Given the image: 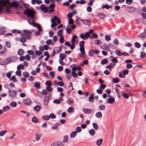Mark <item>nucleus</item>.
<instances>
[{
	"mask_svg": "<svg viewBox=\"0 0 146 146\" xmlns=\"http://www.w3.org/2000/svg\"><path fill=\"white\" fill-rule=\"evenodd\" d=\"M20 2L17 3L16 1H13L11 2V6H13L16 8H17L19 5V3Z\"/></svg>",
	"mask_w": 146,
	"mask_h": 146,
	"instance_id": "obj_12",
	"label": "nucleus"
},
{
	"mask_svg": "<svg viewBox=\"0 0 146 146\" xmlns=\"http://www.w3.org/2000/svg\"><path fill=\"white\" fill-rule=\"evenodd\" d=\"M33 26L37 27L38 29L41 28L40 25L37 23H35L34 21H33Z\"/></svg>",
	"mask_w": 146,
	"mask_h": 146,
	"instance_id": "obj_24",
	"label": "nucleus"
},
{
	"mask_svg": "<svg viewBox=\"0 0 146 146\" xmlns=\"http://www.w3.org/2000/svg\"><path fill=\"white\" fill-rule=\"evenodd\" d=\"M42 135L41 134H40L38 133H36V134L35 138L36 140L37 141H38L40 139Z\"/></svg>",
	"mask_w": 146,
	"mask_h": 146,
	"instance_id": "obj_20",
	"label": "nucleus"
},
{
	"mask_svg": "<svg viewBox=\"0 0 146 146\" xmlns=\"http://www.w3.org/2000/svg\"><path fill=\"white\" fill-rule=\"evenodd\" d=\"M72 75L74 77H77V74L74 72L72 71L71 73Z\"/></svg>",
	"mask_w": 146,
	"mask_h": 146,
	"instance_id": "obj_61",
	"label": "nucleus"
},
{
	"mask_svg": "<svg viewBox=\"0 0 146 146\" xmlns=\"http://www.w3.org/2000/svg\"><path fill=\"white\" fill-rule=\"evenodd\" d=\"M34 86L36 88L39 89L40 88V83L39 82H35L34 83Z\"/></svg>",
	"mask_w": 146,
	"mask_h": 146,
	"instance_id": "obj_16",
	"label": "nucleus"
},
{
	"mask_svg": "<svg viewBox=\"0 0 146 146\" xmlns=\"http://www.w3.org/2000/svg\"><path fill=\"white\" fill-rule=\"evenodd\" d=\"M54 50H55V52L58 54L61 51L62 49L60 47H56L54 48Z\"/></svg>",
	"mask_w": 146,
	"mask_h": 146,
	"instance_id": "obj_21",
	"label": "nucleus"
},
{
	"mask_svg": "<svg viewBox=\"0 0 146 146\" xmlns=\"http://www.w3.org/2000/svg\"><path fill=\"white\" fill-rule=\"evenodd\" d=\"M3 110L4 111H6L9 110L10 109V107L8 106H7L3 108Z\"/></svg>",
	"mask_w": 146,
	"mask_h": 146,
	"instance_id": "obj_36",
	"label": "nucleus"
},
{
	"mask_svg": "<svg viewBox=\"0 0 146 146\" xmlns=\"http://www.w3.org/2000/svg\"><path fill=\"white\" fill-rule=\"evenodd\" d=\"M115 53L118 56H121L122 55V53H121L120 51L119 50H116L115 51Z\"/></svg>",
	"mask_w": 146,
	"mask_h": 146,
	"instance_id": "obj_52",
	"label": "nucleus"
},
{
	"mask_svg": "<svg viewBox=\"0 0 146 146\" xmlns=\"http://www.w3.org/2000/svg\"><path fill=\"white\" fill-rule=\"evenodd\" d=\"M59 63L60 64H63V60L64 59V54L61 53H60L59 54Z\"/></svg>",
	"mask_w": 146,
	"mask_h": 146,
	"instance_id": "obj_13",
	"label": "nucleus"
},
{
	"mask_svg": "<svg viewBox=\"0 0 146 146\" xmlns=\"http://www.w3.org/2000/svg\"><path fill=\"white\" fill-rule=\"evenodd\" d=\"M10 105L12 107H15L17 106V104L15 102H11L10 104Z\"/></svg>",
	"mask_w": 146,
	"mask_h": 146,
	"instance_id": "obj_55",
	"label": "nucleus"
},
{
	"mask_svg": "<svg viewBox=\"0 0 146 146\" xmlns=\"http://www.w3.org/2000/svg\"><path fill=\"white\" fill-rule=\"evenodd\" d=\"M8 95L11 98H14L16 96L17 93L14 90L12 91L9 90Z\"/></svg>",
	"mask_w": 146,
	"mask_h": 146,
	"instance_id": "obj_3",
	"label": "nucleus"
},
{
	"mask_svg": "<svg viewBox=\"0 0 146 146\" xmlns=\"http://www.w3.org/2000/svg\"><path fill=\"white\" fill-rule=\"evenodd\" d=\"M92 126L96 130H98V126L97 123H93Z\"/></svg>",
	"mask_w": 146,
	"mask_h": 146,
	"instance_id": "obj_34",
	"label": "nucleus"
},
{
	"mask_svg": "<svg viewBox=\"0 0 146 146\" xmlns=\"http://www.w3.org/2000/svg\"><path fill=\"white\" fill-rule=\"evenodd\" d=\"M11 62H15L18 59V58L14 56H11Z\"/></svg>",
	"mask_w": 146,
	"mask_h": 146,
	"instance_id": "obj_49",
	"label": "nucleus"
},
{
	"mask_svg": "<svg viewBox=\"0 0 146 146\" xmlns=\"http://www.w3.org/2000/svg\"><path fill=\"white\" fill-rule=\"evenodd\" d=\"M23 32L25 33V34H27L28 35H31L32 33V31L29 30H24L23 31Z\"/></svg>",
	"mask_w": 146,
	"mask_h": 146,
	"instance_id": "obj_32",
	"label": "nucleus"
},
{
	"mask_svg": "<svg viewBox=\"0 0 146 146\" xmlns=\"http://www.w3.org/2000/svg\"><path fill=\"white\" fill-rule=\"evenodd\" d=\"M99 107V110L102 111L104 110L106 108L105 106L103 104L100 105Z\"/></svg>",
	"mask_w": 146,
	"mask_h": 146,
	"instance_id": "obj_25",
	"label": "nucleus"
},
{
	"mask_svg": "<svg viewBox=\"0 0 146 146\" xmlns=\"http://www.w3.org/2000/svg\"><path fill=\"white\" fill-rule=\"evenodd\" d=\"M77 134V133L76 131H74L70 133V137L71 138H74L76 136Z\"/></svg>",
	"mask_w": 146,
	"mask_h": 146,
	"instance_id": "obj_26",
	"label": "nucleus"
},
{
	"mask_svg": "<svg viewBox=\"0 0 146 146\" xmlns=\"http://www.w3.org/2000/svg\"><path fill=\"white\" fill-rule=\"evenodd\" d=\"M112 81L114 83H117L119 82V80L118 78H115L113 79Z\"/></svg>",
	"mask_w": 146,
	"mask_h": 146,
	"instance_id": "obj_45",
	"label": "nucleus"
},
{
	"mask_svg": "<svg viewBox=\"0 0 146 146\" xmlns=\"http://www.w3.org/2000/svg\"><path fill=\"white\" fill-rule=\"evenodd\" d=\"M48 7H46L44 4H42L40 6L41 9L45 13H47L48 11V9H49Z\"/></svg>",
	"mask_w": 146,
	"mask_h": 146,
	"instance_id": "obj_6",
	"label": "nucleus"
},
{
	"mask_svg": "<svg viewBox=\"0 0 146 146\" xmlns=\"http://www.w3.org/2000/svg\"><path fill=\"white\" fill-rule=\"evenodd\" d=\"M64 142V140L62 142L58 141L52 143L50 146H64L63 143Z\"/></svg>",
	"mask_w": 146,
	"mask_h": 146,
	"instance_id": "obj_2",
	"label": "nucleus"
},
{
	"mask_svg": "<svg viewBox=\"0 0 146 146\" xmlns=\"http://www.w3.org/2000/svg\"><path fill=\"white\" fill-rule=\"evenodd\" d=\"M136 10V8L133 7H129V12H134Z\"/></svg>",
	"mask_w": 146,
	"mask_h": 146,
	"instance_id": "obj_47",
	"label": "nucleus"
},
{
	"mask_svg": "<svg viewBox=\"0 0 146 146\" xmlns=\"http://www.w3.org/2000/svg\"><path fill=\"white\" fill-rule=\"evenodd\" d=\"M24 66L23 64H19L17 67V69L19 70L21 69L23 70L24 69Z\"/></svg>",
	"mask_w": 146,
	"mask_h": 146,
	"instance_id": "obj_38",
	"label": "nucleus"
},
{
	"mask_svg": "<svg viewBox=\"0 0 146 146\" xmlns=\"http://www.w3.org/2000/svg\"><path fill=\"white\" fill-rule=\"evenodd\" d=\"M21 36L24 37L25 39H30L31 38V36L30 35H28L27 34H23Z\"/></svg>",
	"mask_w": 146,
	"mask_h": 146,
	"instance_id": "obj_14",
	"label": "nucleus"
},
{
	"mask_svg": "<svg viewBox=\"0 0 146 146\" xmlns=\"http://www.w3.org/2000/svg\"><path fill=\"white\" fill-rule=\"evenodd\" d=\"M24 52L23 49H20L18 51V54L19 56H22L24 53Z\"/></svg>",
	"mask_w": 146,
	"mask_h": 146,
	"instance_id": "obj_33",
	"label": "nucleus"
},
{
	"mask_svg": "<svg viewBox=\"0 0 146 146\" xmlns=\"http://www.w3.org/2000/svg\"><path fill=\"white\" fill-rule=\"evenodd\" d=\"M80 37L84 40L87 39L86 36H85V35L83 34H80Z\"/></svg>",
	"mask_w": 146,
	"mask_h": 146,
	"instance_id": "obj_48",
	"label": "nucleus"
},
{
	"mask_svg": "<svg viewBox=\"0 0 146 146\" xmlns=\"http://www.w3.org/2000/svg\"><path fill=\"white\" fill-rule=\"evenodd\" d=\"M102 43L101 41L98 40H95L94 41V43L96 44H100Z\"/></svg>",
	"mask_w": 146,
	"mask_h": 146,
	"instance_id": "obj_43",
	"label": "nucleus"
},
{
	"mask_svg": "<svg viewBox=\"0 0 146 146\" xmlns=\"http://www.w3.org/2000/svg\"><path fill=\"white\" fill-rule=\"evenodd\" d=\"M82 111L86 114H90L92 111V110L91 109L83 108L82 109Z\"/></svg>",
	"mask_w": 146,
	"mask_h": 146,
	"instance_id": "obj_10",
	"label": "nucleus"
},
{
	"mask_svg": "<svg viewBox=\"0 0 146 146\" xmlns=\"http://www.w3.org/2000/svg\"><path fill=\"white\" fill-rule=\"evenodd\" d=\"M10 80H12L13 82H17V80L16 79L15 77V76H13L10 79Z\"/></svg>",
	"mask_w": 146,
	"mask_h": 146,
	"instance_id": "obj_40",
	"label": "nucleus"
},
{
	"mask_svg": "<svg viewBox=\"0 0 146 146\" xmlns=\"http://www.w3.org/2000/svg\"><path fill=\"white\" fill-rule=\"evenodd\" d=\"M94 95L93 94H91L88 98V101L89 102L91 103L94 102Z\"/></svg>",
	"mask_w": 146,
	"mask_h": 146,
	"instance_id": "obj_15",
	"label": "nucleus"
},
{
	"mask_svg": "<svg viewBox=\"0 0 146 146\" xmlns=\"http://www.w3.org/2000/svg\"><path fill=\"white\" fill-rule=\"evenodd\" d=\"M135 46L137 48H139L141 47L140 44L138 42H136L135 43Z\"/></svg>",
	"mask_w": 146,
	"mask_h": 146,
	"instance_id": "obj_57",
	"label": "nucleus"
},
{
	"mask_svg": "<svg viewBox=\"0 0 146 146\" xmlns=\"http://www.w3.org/2000/svg\"><path fill=\"white\" fill-rule=\"evenodd\" d=\"M41 107L39 106H36L34 107V110L37 112H38L40 110Z\"/></svg>",
	"mask_w": 146,
	"mask_h": 146,
	"instance_id": "obj_17",
	"label": "nucleus"
},
{
	"mask_svg": "<svg viewBox=\"0 0 146 146\" xmlns=\"http://www.w3.org/2000/svg\"><path fill=\"white\" fill-rule=\"evenodd\" d=\"M57 19V17L56 16H55L53 18L51 19V22L52 23L51 24V26L52 28L55 27L57 25L55 22Z\"/></svg>",
	"mask_w": 146,
	"mask_h": 146,
	"instance_id": "obj_5",
	"label": "nucleus"
},
{
	"mask_svg": "<svg viewBox=\"0 0 146 146\" xmlns=\"http://www.w3.org/2000/svg\"><path fill=\"white\" fill-rule=\"evenodd\" d=\"M119 76L120 78H124L125 77V75L123 73H122L121 72H120L119 73Z\"/></svg>",
	"mask_w": 146,
	"mask_h": 146,
	"instance_id": "obj_58",
	"label": "nucleus"
},
{
	"mask_svg": "<svg viewBox=\"0 0 146 146\" xmlns=\"http://www.w3.org/2000/svg\"><path fill=\"white\" fill-rule=\"evenodd\" d=\"M7 132V131L6 130H4L3 131H0V136H3Z\"/></svg>",
	"mask_w": 146,
	"mask_h": 146,
	"instance_id": "obj_56",
	"label": "nucleus"
},
{
	"mask_svg": "<svg viewBox=\"0 0 146 146\" xmlns=\"http://www.w3.org/2000/svg\"><path fill=\"white\" fill-rule=\"evenodd\" d=\"M5 62L6 63H9L11 61V56L7 58L4 60Z\"/></svg>",
	"mask_w": 146,
	"mask_h": 146,
	"instance_id": "obj_39",
	"label": "nucleus"
},
{
	"mask_svg": "<svg viewBox=\"0 0 146 146\" xmlns=\"http://www.w3.org/2000/svg\"><path fill=\"white\" fill-rule=\"evenodd\" d=\"M38 29V31L36 32L35 33V35L36 36H39L41 33V31H42V28H40Z\"/></svg>",
	"mask_w": 146,
	"mask_h": 146,
	"instance_id": "obj_19",
	"label": "nucleus"
},
{
	"mask_svg": "<svg viewBox=\"0 0 146 146\" xmlns=\"http://www.w3.org/2000/svg\"><path fill=\"white\" fill-rule=\"evenodd\" d=\"M74 110L72 107H70L68 108L67 111L69 113H73L74 111Z\"/></svg>",
	"mask_w": 146,
	"mask_h": 146,
	"instance_id": "obj_27",
	"label": "nucleus"
},
{
	"mask_svg": "<svg viewBox=\"0 0 146 146\" xmlns=\"http://www.w3.org/2000/svg\"><path fill=\"white\" fill-rule=\"evenodd\" d=\"M102 115V113L100 112H98L95 114V116L97 118L100 117Z\"/></svg>",
	"mask_w": 146,
	"mask_h": 146,
	"instance_id": "obj_35",
	"label": "nucleus"
},
{
	"mask_svg": "<svg viewBox=\"0 0 146 146\" xmlns=\"http://www.w3.org/2000/svg\"><path fill=\"white\" fill-rule=\"evenodd\" d=\"M141 15L143 19H146V13H141Z\"/></svg>",
	"mask_w": 146,
	"mask_h": 146,
	"instance_id": "obj_64",
	"label": "nucleus"
},
{
	"mask_svg": "<svg viewBox=\"0 0 146 146\" xmlns=\"http://www.w3.org/2000/svg\"><path fill=\"white\" fill-rule=\"evenodd\" d=\"M67 27V28L66 29V33L68 34H70V33L72 32V31L71 29H70V28L69 27L68 25Z\"/></svg>",
	"mask_w": 146,
	"mask_h": 146,
	"instance_id": "obj_29",
	"label": "nucleus"
},
{
	"mask_svg": "<svg viewBox=\"0 0 146 146\" xmlns=\"http://www.w3.org/2000/svg\"><path fill=\"white\" fill-rule=\"evenodd\" d=\"M32 121L34 123H37L38 121V120L35 116H33L32 119Z\"/></svg>",
	"mask_w": 146,
	"mask_h": 146,
	"instance_id": "obj_41",
	"label": "nucleus"
},
{
	"mask_svg": "<svg viewBox=\"0 0 146 146\" xmlns=\"http://www.w3.org/2000/svg\"><path fill=\"white\" fill-rule=\"evenodd\" d=\"M89 133L90 135L93 136L95 134V131L94 129H92L89 130Z\"/></svg>",
	"mask_w": 146,
	"mask_h": 146,
	"instance_id": "obj_18",
	"label": "nucleus"
},
{
	"mask_svg": "<svg viewBox=\"0 0 146 146\" xmlns=\"http://www.w3.org/2000/svg\"><path fill=\"white\" fill-rule=\"evenodd\" d=\"M42 118L44 120H48L50 119V116L48 115H44L42 116Z\"/></svg>",
	"mask_w": 146,
	"mask_h": 146,
	"instance_id": "obj_42",
	"label": "nucleus"
},
{
	"mask_svg": "<svg viewBox=\"0 0 146 146\" xmlns=\"http://www.w3.org/2000/svg\"><path fill=\"white\" fill-rule=\"evenodd\" d=\"M80 21H82L84 24L86 25L90 26V21L88 19H81Z\"/></svg>",
	"mask_w": 146,
	"mask_h": 146,
	"instance_id": "obj_7",
	"label": "nucleus"
},
{
	"mask_svg": "<svg viewBox=\"0 0 146 146\" xmlns=\"http://www.w3.org/2000/svg\"><path fill=\"white\" fill-rule=\"evenodd\" d=\"M64 45L70 47L71 50H73L75 48V47H73V48H71V46H72V44L71 45L70 43L68 41H66L64 43Z\"/></svg>",
	"mask_w": 146,
	"mask_h": 146,
	"instance_id": "obj_23",
	"label": "nucleus"
},
{
	"mask_svg": "<svg viewBox=\"0 0 146 146\" xmlns=\"http://www.w3.org/2000/svg\"><path fill=\"white\" fill-rule=\"evenodd\" d=\"M106 87V86L104 84H101L100 85L99 88V89H101L102 90H104Z\"/></svg>",
	"mask_w": 146,
	"mask_h": 146,
	"instance_id": "obj_51",
	"label": "nucleus"
},
{
	"mask_svg": "<svg viewBox=\"0 0 146 146\" xmlns=\"http://www.w3.org/2000/svg\"><path fill=\"white\" fill-rule=\"evenodd\" d=\"M79 50L82 55H84L85 54V51L84 50V47H80L79 48Z\"/></svg>",
	"mask_w": 146,
	"mask_h": 146,
	"instance_id": "obj_50",
	"label": "nucleus"
},
{
	"mask_svg": "<svg viewBox=\"0 0 146 146\" xmlns=\"http://www.w3.org/2000/svg\"><path fill=\"white\" fill-rule=\"evenodd\" d=\"M63 33V30L62 29H60V30L57 32V33L58 35L60 36H63L62 34Z\"/></svg>",
	"mask_w": 146,
	"mask_h": 146,
	"instance_id": "obj_37",
	"label": "nucleus"
},
{
	"mask_svg": "<svg viewBox=\"0 0 146 146\" xmlns=\"http://www.w3.org/2000/svg\"><path fill=\"white\" fill-rule=\"evenodd\" d=\"M23 75L26 78H28L29 76V74L26 72H24L23 73Z\"/></svg>",
	"mask_w": 146,
	"mask_h": 146,
	"instance_id": "obj_46",
	"label": "nucleus"
},
{
	"mask_svg": "<svg viewBox=\"0 0 146 146\" xmlns=\"http://www.w3.org/2000/svg\"><path fill=\"white\" fill-rule=\"evenodd\" d=\"M74 21L72 18L69 19L68 25H69V24H74Z\"/></svg>",
	"mask_w": 146,
	"mask_h": 146,
	"instance_id": "obj_59",
	"label": "nucleus"
},
{
	"mask_svg": "<svg viewBox=\"0 0 146 146\" xmlns=\"http://www.w3.org/2000/svg\"><path fill=\"white\" fill-rule=\"evenodd\" d=\"M66 102L68 104H73V101L72 99L71 98H68L66 101Z\"/></svg>",
	"mask_w": 146,
	"mask_h": 146,
	"instance_id": "obj_31",
	"label": "nucleus"
},
{
	"mask_svg": "<svg viewBox=\"0 0 146 146\" xmlns=\"http://www.w3.org/2000/svg\"><path fill=\"white\" fill-rule=\"evenodd\" d=\"M49 116L50 118V117L52 119H55L56 117V115L53 113H51L50 115Z\"/></svg>",
	"mask_w": 146,
	"mask_h": 146,
	"instance_id": "obj_60",
	"label": "nucleus"
},
{
	"mask_svg": "<svg viewBox=\"0 0 146 146\" xmlns=\"http://www.w3.org/2000/svg\"><path fill=\"white\" fill-rule=\"evenodd\" d=\"M146 56V54L144 52H141V58H143L145 57Z\"/></svg>",
	"mask_w": 146,
	"mask_h": 146,
	"instance_id": "obj_62",
	"label": "nucleus"
},
{
	"mask_svg": "<svg viewBox=\"0 0 146 146\" xmlns=\"http://www.w3.org/2000/svg\"><path fill=\"white\" fill-rule=\"evenodd\" d=\"M138 36L142 40H144L146 38V34L144 33H142L138 35Z\"/></svg>",
	"mask_w": 146,
	"mask_h": 146,
	"instance_id": "obj_11",
	"label": "nucleus"
},
{
	"mask_svg": "<svg viewBox=\"0 0 146 146\" xmlns=\"http://www.w3.org/2000/svg\"><path fill=\"white\" fill-rule=\"evenodd\" d=\"M105 16V15L103 13H99L98 15V17L100 19H104Z\"/></svg>",
	"mask_w": 146,
	"mask_h": 146,
	"instance_id": "obj_28",
	"label": "nucleus"
},
{
	"mask_svg": "<svg viewBox=\"0 0 146 146\" xmlns=\"http://www.w3.org/2000/svg\"><path fill=\"white\" fill-rule=\"evenodd\" d=\"M23 102L25 104L28 105H30L32 103L30 100L29 98L23 99Z\"/></svg>",
	"mask_w": 146,
	"mask_h": 146,
	"instance_id": "obj_9",
	"label": "nucleus"
},
{
	"mask_svg": "<svg viewBox=\"0 0 146 146\" xmlns=\"http://www.w3.org/2000/svg\"><path fill=\"white\" fill-rule=\"evenodd\" d=\"M90 52H91L92 53V54L95 53L96 54H98L99 53V51L98 50H91Z\"/></svg>",
	"mask_w": 146,
	"mask_h": 146,
	"instance_id": "obj_53",
	"label": "nucleus"
},
{
	"mask_svg": "<svg viewBox=\"0 0 146 146\" xmlns=\"http://www.w3.org/2000/svg\"><path fill=\"white\" fill-rule=\"evenodd\" d=\"M101 7L102 9H104L106 8L107 9H108L110 8L109 6L107 4H103L102 5Z\"/></svg>",
	"mask_w": 146,
	"mask_h": 146,
	"instance_id": "obj_44",
	"label": "nucleus"
},
{
	"mask_svg": "<svg viewBox=\"0 0 146 146\" xmlns=\"http://www.w3.org/2000/svg\"><path fill=\"white\" fill-rule=\"evenodd\" d=\"M35 54L37 56H40L42 54V52L40 51H36L35 52Z\"/></svg>",
	"mask_w": 146,
	"mask_h": 146,
	"instance_id": "obj_63",
	"label": "nucleus"
},
{
	"mask_svg": "<svg viewBox=\"0 0 146 146\" xmlns=\"http://www.w3.org/2000/svg\"><path fill=\"white\" fill-rule=\"evenodd\" d=\"M103 142V140L102 139H100L96 141V144L98 146H100L102 143Z\"/></svg>",
	"mask_w": 146,
	"mask_h": 146,
	"instance_id": "obj_30",
	"label": "nucleus"
},
{
	"mask_svg": "<svg viewBox=\"0 0 146 146\" xmlns=\"http://www.w3.org/2000/svg\"><path fill=\"white\" fill-rule=\"evenodd\" d=\"M84 41H82L80 42L79 45L80 47H84Z\"/></svg>",
	"mask_w": 146,
	"mask_h": 146,
	"instance_id": "obj_54",
	"label": "nucleus"
},
{
	"mask_svg": "<svg viewBox=\"0 0 146 146\" xmlns=\"http://www.w3.org/2000/svg\"><path fill=\"white\" fill-rule=\"evenodd\" d=\"M77 38V36L76 35H73L72 36V38L71 40V43H72L71 48H73V47H75V43L76 42V39Z\"/></svg>",
	"mask_w": 146,
	"mask_h": 146,
	"instance_id": "obj_4",
	"label": "nucleus"
},
{
	"mask_svg": "<svg viewBox=\"0 0 146 146\" xmlns=\"http://www.w3.org/2000/svg\"><path fill=\"white\" fill-rule=\"evenodd\" d=\"M24 13L27 17L31 18L32 20H34L35 18V11L33 9H27L25 10Z\"/></svg>",
	"mask_w": 146,
	"mask_h": 146,
	"instance_id": "obj_1",
	"label": "nucleus"
},
{
	"mask_svg": "<svg viewBox=\"0 0 146 146\" xmlns=\"http://www.w3.org/2000/svg\"><path fill=\"white\" fill-rule=\"evenodd\" d=\"M106 102L107 104L108 103L112 104L114 103L115 102V99L113 97L109 98L106 100Z\"/></svg>",
	"mask_w": 146,
	"mask_h": 146,
	"instance_id": "obj_8",
	"label": "nucleus"
},
{
	"mask_svg": "<svg viewBox=\"0 0 146 146\" xmlns=\"http://www.w3.org/2000/svg\"><path fill=\"white\" fill-rule=\"evenodd\" d=\"M101 48L105 50H108L109 48H108V47L107 45L106 44H104L102 46Z\"/></svg>",
	"mask_w": 146,
	"mask_h": 146,
	"instance_id": "obj_22",
	"label": "nucleus"
}]
</instances>
